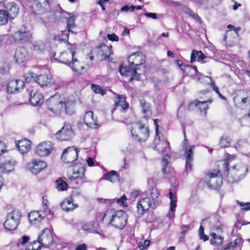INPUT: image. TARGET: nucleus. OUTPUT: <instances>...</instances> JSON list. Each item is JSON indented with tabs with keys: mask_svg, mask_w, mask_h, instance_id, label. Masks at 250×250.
I'll use <instances>...</instances> for the list:
<instances>
[{
	"mask_svg": "<svg viewBox=\"0 0 250 250\" xmlns=\"http://www.w3.org/2000/svg\"><path fill=\"white\" fill-rule=\"evenodd\" d=\"M145 56L139 51L130 55L127 59L129 66L121 65L119 69L120 74L122 76H130L129 81H139L140 72H138V71H140L141 67H143V71H145V67L144 65L142 66V64L145 62Z\"/></svg>",
	"mask_w": 250,
	"mask_h": 250,
	"instance_id": "nucleus-1",
	"label": "nucleus"
},
{
	"mask_svg": "<svg viewBox=\"0 0 250 250\" xmlns=\"http://www.w3.org/2000/svg\"><path fill=\"white\" fill-rule=\"evenodd\" d=\"M159 190L155 187L150 189V196L143 197L137 203V208L139 214H143L150 208H155L161 203L159 198Z\"/></svg>",
	"mask_w": 250,
	"mask_h": 250,
	"instance_id": "nucleus-2",
	"label": "nucleus"
},
{
	"mask_svg": "<svg viewBox=\"0 0 250 250\" xmlns=\"http://www.w3.org/2000/svg\"><path fill=\"white\" fill-rule=\"evenodd\" d=\"M223 167L225 169L224 174L227 175L228 181L231 183L239 182L245 177L248 171L247 166L243 164L231 167L230 169L229 167V164L224 162Z\"/></svg>",
	"mask_w": 250,
	"mask_h": 250,
	"instance_id": "nucleus-3",
	"label": "nucleus"
},
{
	"mask_svg": "<svg viewBox=\"0 0 250 250\" xmlns=\"http://www.w3.org/2000/svg\"><path fill=\"white\" fill-rule=\"evenodd\" d=\"M86 167L85 164L78 163L69 167L67 173L69 179L71 181L79 180L81 184L85 182L86 177L84 173Z\"/></svg>",
	"mask_w": 250,
	"mask_h": 250,
	"instance_id": "nucleus-4",
	"label": "nucleus"
},
{
	"mask_svg": "<svg viewBox=\"0 0 250 250\" xmlns=\"http://www.w3.org/2000/svg\"><path fill=\"white\" fill-rule=\"evenodd\" d=\"M21 217V211L19 209H14L7 214L6 220L4 224L5 229L8 230L16 229L20 224Z\"/></svg>",
	"mask_w": 250,
	"mask_h": 250,
	"instance_id": "nucleus-5",
	"label": "nucleus"
},
{
	"mask_svg": "<svg viewBox=\"0 0 250 250\" xmlns=\"http://www.w3.org/2000/svg\"><path fill=\"white\" fill-rule=\"evenodd\" d=\"M131 134L135 140L138 142L146 141L149 136V130L147 126L145 125L137 122L134 127L131 130Z\"/></svg>",
	"mask_w": 250,
	"mask_h": 250,
	"instance_id": "nucleus-6",
	"label": "nucleus"
},
{
	"mask_svg": "<svg viewBox=\"0 0 250 250\" xmlns=\"http://www.w3.org/2000/svg\"><path fill=\"white\" fill-rule=\"evenodd\" d=\"M108 221V224L113 227L118 229H123L127 222L126 214L121 210L113 214L111 213Z\"/></svg>",
	"mask_w": 250,
	"mask_h": 250,
	"instance_id": "nucleus-7",
	"label": "nucleus"
},
{
	"mask_svg": "<svg viewBox=\"0 0 250 250\" xmlns=\"http://www.w3.org/2000/svg\"><path fill=\"white\" fill-rule=\"evenodd\" d=\"M32 81L37 83L42 87H48L52 86L55 83L51 74H44L37 76L33 73L29 74Z\"/></svg>",
	"mask_w": 250,
	"mask_h": 250,
	"instance_id": "nucleus-8",
	"label": "nucleus"
},
{
	"mask_svg": "<svg viewBox=\"0 0 250 250\" xmlns=\"http://www.w3.org/2000/svg\"><path fill=\"white\" fill-rule=\"evenodd\" d=\"M67 49L68 51L62 52L60 53L59 56H57V54L55 53L53 55V57L55 60L58 61L60 62L63 63L68 66L69 63L73 61L75 57V50L73 48L72 45L67 42Z\"/></svg>",
	"mask_w": 250,
	"mask_h": 250,
	"instance_id": "nucleus-9",
	"label": "nucleus"
},
{
	"mask_svg": "<svg viewBox=\"0 0 250 250\" xmlns=\"http://www.w3.org/2000/svg\"><path fill=\"white\" fill-rule=\"evenodd\" d=\"M221 170H214L208 174L206 182L208 187L213 189H217L222 184Z\"/></svg>",
	"mask_w": 250,
	"mask_h": 250,
	"instance_id": "nucleus-10",
	"label": "nucleus"
},
{
	"mask_svg": "<svg viewBox=\"0 0 250 250\" xmlns=\"http://www.w3.org/2000/svg\"><path fill=\"white\" fill-rule=\"evenodd\" d=\"M53 243V236L50 229L46 228L42 231L41 234L38 237L37 241H34V244H40L42 246L49 247Z\"/></svg>",
	"mask_w": 250,
	"mask_h": 250,
	"instance_id": "nucleus-11",
	"label": "nucleus"
},
{
	"mask_svg": "<svg viewBox=\"0 0 250 250\" xmlns=\"http://www.w3.org/2000/svg\"><path fill=\"white\" fill-rule=\"evenodd\" d=\"M12 36L15 42H20L22 43L29 42L32 39L31 33L24 26L13 34Z\"/></svg>",
	"mask_w": 250,
	"mask_h": 250,
	"instance_id": "nucleus-12",
	"label": "nucleus"
},
{
	"mask_svg": "<svg viewBox=\"0 0 250 250\" xmlns=\"http://www.w3.org/2000/svg\"><path fill=\"white\" fill-rule=\"evenodd\" d=\"M112 46H108L105 44H102L101 45L95 47L92 51L93 54H96L100 61L106 60L107 58L109 59L110 55L112 54L111 53L110 49ZM109 62H111V60H108Z\"/></svg>",
	"mask_w": 250,
	"mask_h": 250,
	"instance_id": "nucleus-13",
	"label": "nucleus"
},
{
	"mask_svg": "<svg viewBox=\"0 0 250 250\" xmlns=\"http://www.w3.org/2000/svg\"><path fill=\"white\" fill-rule=\"evenodd\" d=\"M78 150L74 146L65 148L62 155V160L65 163L69 164L75 161L78 156Z\"/></svg>",
	"mask_w": 250,
	"mask_h": 250,
	"instance_id": "nucleus-14",
	"label": "nucleus"
},
{
	"mask_svg": "<svg viewBox=\"0 0 250 250\" xmlns=\"http://www.w3.org/2000/svg\"><path fill=\"white\" fill-rule=\"evenodd\" d=\"M31 9L36 14L44 13L50 10L49 1L48 0H35L32 4Z\"/></svg>",
	"mask_w": 250,
	"mask_h": 250,
	"instance_id": "nucleus-15",
	"label": "nucleus"
},
{
	"mask_svg": "<svg viewBox=\"0 0 250 250\" xmlns=\"http://www.w3.org/2000/svg\"><path fill=\"white\" fill-rule=\"evenodd\" d=\"M56 138L60 141H68L74 136V133L71 125L69 124H66L58 131L55 135Z\"/></svg>",
	"mask_w": 250,
	"mask_h": 250,
	"instance_id": "nucleus-16",
	"label": "nucleus"
},
{
	"mask_svg": "<svg viewBox=\"0 0 250 250\" xmlns=\"http://www.w3.org/2000/svg\"><path fill=\"white\" fill-rule=\"evenodd\" d=\"M64 103L59 101L54 96L51 97L48 101V108L56 115L60 114L63 110Z\"/></svg>",
	"mask_w": 250,
	"mask_h": 250,
	"instance_id": "nucleus-17",
	"label": "nucleus"
},
{
	"mask_svg": "<svg viewBox=\"0 0 250 250\" xmlns=\"http://www.w3.org/2000/svg\"><path fill=\"white\" fill-rule=\"evenodd\" d=\"M53 149V144L51 142H44L40 143L36 147L35 153L39 156L43 157L49 154Z\"/></svg>",
	"mask_w": 250,
	"mask_h": 250,
	"instance_id": "nucleus-18",
	"label": "nucleus"
},
{
	"mask_svg": "<svg viewBox=\"0 0 250 250\" xmlns=\"http://www.w3.org/2000/svg\"><path fill=\"white\" fill-rule=\"evenodd\" d=\"M24 85V82L22 80H12L7 85V92L10 94L18 93L23 89Z\"/></svg>",
	"mask_w": 250,
	"mask_h": 250,
	"instance_id": "nucleus-19",
	"label": "nucleus"
},
{
	"mask_svg": "<svg viewBox=\"0 0 250 250\" xmlns=\"http://www.w3.org/2000/svg\"><path fill=\"white\" fill-rule=\"evenodd\" d=\"M28 167L32 173L37 175L44 169L47 167V165L43 161L33 159L28 164Z\"/></svg>",
	"mask_w": 250,
	"mask_h": 250,
	"instance_id": "nucleus-20",
	"label": "nucleus"
},
{
	"mask_svg": "<svg viewBox=\"0 0 250 250\" xmlns=\"http://www.w3.org/2000/svg\"><path fill=\"white\" fill-rule=\"evenodd\" d=\"M83 121L85 124L90 128L96 129L100 126L97 118H94L93 113L91 111L85 113L83 117Z\"/></svg>",
	"mask_w": 250,
	"mask_h": 250,
	"instance_id": "nucleus-21",
	"label": "nucleus"
},
{
	"mask_svg": "<svg viewBox=\"0 0 250 250\" xmlns=\"http://www.w3.org/2000/svg\"><path fill=\"white\" fill-rule=\"evenodd\" d=\"M212 102V100H208L207 101L200 102L198 100H195L191 103L188 105V109H191L193 107H196L203 115L206 116L207 114V110L208 108L207 103L211 104Z\"/></svg>",
	"mask_w": 250,
	"mask_h": 250,
	"instance_id": "nucleus-22",
	"label": "nucleus"
},
{
	"mask_svg": "<svg viewBox=\"0 0 250 250\" xmlns=\"http://www.w3.org/2000/svg\"><path fill=\"white\" fill-rule=\"evenodd\" d=\"M115 107L112 110H118L121 112H125L128 108V104L126 102L125 97L124 95H117V97L114 100Z\"/></svg>",
	"mask_w": 250,
	"mask_h": 250,
	"instance_id": "nucleus-23",
	"label": "nucleus"
},
{
	"mask_svg": "<svg viewBox=\"0 0 250 250\" xmlns=\"http://www.w3.org/2000/svg\"><path fill=\"white\" fill-rule=\"evenodd\" d=\"M5 11L9 18V20H13L16 18L19 11V8L14 2H7L4 3Z\"/></svg>",
	"mask_w": 250,
	"mask_h": 250,
	"instance_id": "nucleus-24",
	"label": "nucleus"
},
{
	"mask_svg": "<svg viewBox=\"0 0 250 250\" xmlns=\"http://www.w3.org/2000/svg\"><path fill=\"white\" fill-rule=\"evenodd\" d=\"M27 52L25 48L19 47L16 49L14 60L17 63L20 64L24 62L27 59Z\"/></svg>",
	"mask_w": 250,
	"mask_h": 250,
	"instance_id": "nucleus-25",
	"label": "nucleus"
},
{
	"mask_svg": "<svg viewBox=\"0 0 250 250\" xmlns=\"http://www.w3.org/2000/svg\"><path fill=\"white\" fill-rule=\"evenodd\" d=\"M15 160L9 157L0 165V171L2 173H8L14 169Z\"/></svg>",
	"mask_w": 250,
	"mask_h": 250,
	"instance_id": "nucleus-26",
	"label": "nucleus"
},
{
	"mask_svg": "<svg viewBox=\"0 0 250 250\" xmlns=\"http://www.w3.org/2000/svg\"><path fill=\"white\" fill-rule=\"evenodd\" d=\"M30 102L33 105H39L43 102L42 94L35 90H32L30 91Z\"/></svg>",
	"mask_w": 250,
	"mask_h": 250,
	"instance_id": "nucleus-27",
	"label": "nucleus"
},
{
	"mask_svg": "<svg viewBox=\"0 0 250 250\" xmlns=\"http://www.w3.org/2000/svg\"><path fill=\"white\" fill-rule=\"evenodd\" d=\"M46 215L45 211H34L28 214V219L31 223L36 224L40 222Z\"/></svg>",
	"mask_w": 250,
	"mask_h": 250,
	"instance_id": "nucleus-28",
	"label": "nucleus"
},
{
	"mask_svg": "<svg viewBox=\"0 0 250 250\" xmlns=\"http://www.w3.org/2000/svg\"><path fill=\"white\" fill-rule=\"evenodd\" d=\"M154 149L157 150L163 155L168 154L170 149L169 143L167 141H160L159 143L155 146Z\"/></svg>",
	"mask_w": 250,
	"mask_h": 250,
	"instance_id": "nucleus-29",
	"label": "nucleus"
},
{
	"mask_svg": "<svg viewBox=\"0 0 250 250\" xmlns=\"http://www.w3.org/2000/svg\"><path fill=\"white\" fill-rule=\"evenodd\" d=\"M62 208L66 211H72L77 208L78 205L73 203V199L71 197L66 198L61 204Z\"/></svg>",
	"mask_w": 250,
	"mask_h": 250,
	"instance_id": "nucleus-30",
	"label": "nucleus"
},
{
	"mask_svg": "<svg viewBox=\"0 0 250 250\" xmlns=\"http://www.w3.org/2000/svg\"><path fill=\"white\" fill-rule=\"evenodd\" d=\"M68 66L78 74H81L84 72V66L80 64L76 58H74L73 61L69 63Z\"/></svg>",
	"mask_w": 250,
	"mask_h": 250,
	"instance_id": "nucleus-31",
	"label": "nucleus"
},
{
	"mask_svg": "<svg viewBox=\"0 0 250 250\" xmlns=\"http://www.w3.org/2000/svg\"><path fill=\"white\" fill-rule=\"evenodd\" d=\"M31 142L26 139L19 141L16 146L18 147L19 151L21 153H25L29 151L30 149Z\"/></svg>",
	"mask_w": 250,
	"mask_h": 250,
	"instance_id": "nucleus-32",
	"label": "nucleus"
},
{
	"mask_svg": "<svg viewBox=\"0 0 250 250\" xmlns=\"http://www.w3.org/2000/svg\"><path fill=\"white\" fill-rule=\"evenodd\" d=\"M181 10L185 14L188 15L190 17L195 20L199 23H202V21L201 18L188 7L186 6H182L181 7Z\"/></svg>",
	"mask_w": 250,
	"mask_h": 250,
	"instance_id": "nucleus-33",
	"label": "nucleus"
},
{
	"mask_svg": "<svg viewBox=\"0 0 250 250\" xmlns=\"http://www.w3.org/2000/svg\"><path fill=\"white\" fill-rule=\"evenodd\" d=\"M119 178V175L116 171L111 170L104 174V179L112 183L117 181Z\"/></svg>",
	"mask_w": 250,
	"mask_h": 250,
	"instance_id": "nucleus-34",
	"label": "nucleus"
},
{
	"mask_svg": "<svg viewBox=\"0 0 250 250\" xmlns=\"http://www.w3.org/2000/svg\"><path fill=\"white\" fill-rule=\"evenodd\" d=\"M75 104L73 102H67L64 103L63 109H64L66 114L72 115L75 113Z\"/></svg>",
	"mask_w": 250,
	"mask_h": 250,
	"instance_id": "nucleus-35",
	"label": "nucleus"
},
{
	"mask_svg": "<svg viewBox=\"0 0 250 250\" xmlns=\"http://www.w3.org/2000/svg\"><path fill=\"white\" fill-rule=\"evenodd\" d=\"M242 239L240 237H237L234 241H232L227 245L222 247V250H227L234 248L237 246H239L242 244Z\"/></svg>",
	"mask_w": 250,
	"mask_h": 250,
	"instance_id": "nucleus-36",
	"label": "nucleus"
},
{
	"mask_svg": "<svg viewBox=\"0 0 250 250\" xmlns=\"http://www.w3.org/2000/svg\"><path fill=\"white\" fill-rule=\"evenodd\" d=\"M111 211H106L105 212H98L96 216V220L98 222H103L104 220L107 221L110 217Z\"/></svg>",
	"mask_w": 250,
	"mask_h": 250,
	"instance_id": "nucleus-37",
	"label": "nucleus"
},
{
	"mask_svg": "<svg viewBox=\"0 0 250 250\" xmlns=\"http://www.w3.org/2000/svg\"><path fill=\"white\" fill-rule=\"evenodd\" d=\"M187 140L186 139L184 140V144L183 145V148L185 149V155L186 156V159H193V150L194 148V146H190V147L188 149L186 144H187Z\"/></svg>",
	"mask_w": 250,
	"mask_h": 250,
	"instance_id": "nucleus-38",
	"label": "nucleus"
},
{
	"mask_svg": "<svg viewBox=\"0 0 250 250\" xmlns=\"http://www.w3.org/2000/svg\"><path fill=\"white\" fill-rule=\"evenodd\" d=\"M205 79H209L210 82L209 83L210 85H211L212 88L213 90L216 92V93H219V89L218 87L215 85V82L212 80V79L211 77L209 76H205L203 75H200L197 79V80L198 81H200L201 83H203V81L202 80Z\"/></svg>",
	"mask_w": 250,
	"mask_h": 250,
	"instance_id": "nucleus-39",
	"label": "nucleus"
},
{
	"mask_svg": "<svg viewBox=\"0 0 250 250\" xmlns=\"http://www.w3.org/2000/svg\"><path fill=\"white\" fill-rule=\"evenodd\" d=\"M231 141V139L230 136L224 134L220 139L219 145L222 147H228Z\"/></svg>",
	"mask_w": 250,
	"mask_h": 250,
	"instance_id": "nucleus-40",
	"label": "nucleus"
},
{
	"mask_svg": "<svg viewBox=\"0 0 250 250\" xmlns=\"http://www.w3.org/2000/svg\"><path fill=\"white\" fill-rule=\"evenodd\" d=\"M210 236L211 237V239H210V241L211 244L220 245L222 244L223 239L222 236L217 235L214 232L211 233Z\"/></svg>",
	"mask_w": 250,
	"mask_h": 250,
	"instance_id": "nucleus-41",
	"label": "nucleus"
},
{
	"mask_svg": "<svg viewBox=\"0 0 250 250\" xmlns=\"http://www.w3.org/2000/svg\"><path fill=\"white\" fill-rule=\"evenodd\" d=\"M95 222L91 221L88 224H85L83 226V229L86 231H90L92 233L100 234L96 230L94 229Z\"/></svg>",
	"mask_w": 250,
	"mask_h": 250,
	"instance_id": "nucleus-42",
	"label": "nucleus"
},
{
	"mask_svg": "<svg viewBox=\"0 0 250 250\" xmlns=\"http://www.w3.org/2000/svg\"><path fill=\"white\" fill-rule=\"evenodd\" d=\"M170 157L168 154H166L164 156L163 159V172L164 174H167L169 172V168L167 166L168 165V159Z\"/></svg>",
	"mask_w": 250,
	"mask_h": 250,
	"instance_id": "nucleus-43",
	"label": "nucleus"
},
{
	"mask_svg": "<svg viewBox=\"0 0 250 250\" xmlns=\"http://www.w3.org/2000/svg\"><path fill=\"white\" fill-rule=\"evenodd\" d=\"M57 188L59 190L63 191L67 189V184L61 178H59L56 181Z\"/></svg>",
	"mask_w": 250,
	"mask_h": 250,
	"instance_id": "nucleus-44",
	"label": "nucleus"
},
{
	"mask_svg": "<svg viewBox=\"0 0 250 250\" xmlns=\"http://www.w3.org/2000/svg\"><path fill=\"white\" fill-rule=\"evenodd\" d=\"M75 17L74 16H70L68 20H67V26L68 28L69 32H71L72 33H74L73 29L75 27Z\"/></svg>",
	"mask_w": 250,
	"mask_h": 250,
	"instance_id": "nucleus-45",
	"label": "nucleus"
},
{
	"mask_svg": "<svg viewBox=\"0 0 250 250\" xmlns=\"http://www.w3.org/2000/svg\"><path fill=\"white\" fill-rule=\"evenodd\" d=\"M9 19L5 10H0V24L1 25L6 23L8 20Z\"/></svg>",
	"mask_w": 250,
	"mask_h": 250,
	"instance_id": "nucleus-46",
	"label": "nucleus"
},
{
	"mask_svg": "<svg viewBox=\"0 0 250 250\" xmlns=\"http://www.w3.org/2000/svg\"><path fill=\"white\" fill-rule=\"evenodd\" d=\"M169 198L170 199V210L172 211L173 209H175L176 207V202H177V197L175 195H174L172 191H170L169 192Z\"/></svg>",
	"mask_w": 250,
	"mask_h": 250,
	"instance_id": "nucleus-47",
	"label": "nucleus"
},
{
	"mask_svg": "<svg viewBox=\"0 0 250 250\" xmlns=\"http://www.w3.org/2000/svg\"><path fill=\"white\" fill-rule=\"evenodd\" d=\"M45 49V46L43 42H38L34 45V50L37 53H41Z\"/></svg>",
	"mask_w": 250,
	"mask_h": 250,
	"instance_id": "nucleus-48",
	"label": "nucleus"
},
{
	"mask_svg": "<svg viewBox=\"0 0 250 250\" xmlns=\"http://www.w3.org/2000/svg\"><path fill=\"white\" fill-rule=\"evenodd\" d=\"M140 103L143 109V112L145 115L150 112V105L149 103H146L144 100H141Z\"/></svg>",
	"mask_w": 250,
	"mask_h": 250,
	"instance_id": "nucleus-49",
	"label": "nucleus"
},
{
	"mask_svg": "<svg viewBox=\"0 0 250 250\" xmlns=\"http://www.w3.org/2000/svg\"><path fill=\"white\" fill-rule=\"evenodd\" d=\"M10 69V66L8 63L2 62L0 65V74L4 75L7 73Z\"/></svg>",
	"mask_w": 250,
	"mask_h": 250,
	"instance_id": "nucleus-50",
	"label": "nucleus"
},
{
	"mask_svg": "<svg viewBox=\"0 0 250 250\" xmlns=\"http://www.w3.org/2000/svg\"><path fill=\"white\" fill-rule=\"evenodd\" d=\"M91 88L96 93L101 94L102 95H104L105 93V92L99 85L92 84L91 85Z\"/></svg>",
	"mask_w": 250,
	"mask_h": 250,
	"instance_id": "nucleus-51",
	"label": "nucleus"
},
{
	"mask_svg": "<svg viewBox=\"0 0 250 250\" xmlns=\"http://www.w3.org/2000/svg\"><path fill=\"white\" fill-rule=\"evenodd\" d=\"M201 51H197L196 50H193L192 51L191 54V57H190V62L193 63L194 62L196 59H198L199 56V52H200Z\"/></svg>",
	"mask_w": 250,
	"mask_h": 250,
	"instance_id": "nucleus-52",
	"label": "nucleus"
},
{
	"mask_svg": "<svg viewBox=\"0 0 250 250\" xmlns=\"http://www.w3.org/2000/svg\"><path fill=\"white\" fill-rule=\"evenodd\" d=\"M237 204L243 207L242 210H243L247 211L250 209V202L244 203L237 201Z\"/></svg>",
	"mask_w": 250,
	"mask_h": 250,
	"instance_id": "nucleus-53",
	"label": "nucleus"
},
{
	"mask_svg": "<svg viewBox=\"0 0 250 250\" xmlns=\"http://www.w3.org/2000/svg\"><path fill=\"white\" fill-rule=\"evenodd\" d=\"M127 200V198L125 195H123L121 198L117 199V202L120 205L123 206H125Z\"/></svg>",
	"mask_w": 250,
	"mask_h": 250,
	"instance_id": "nucleus-54",
	"label": "nucleus"
},
{
	"mask_svg": "<svg viewBox=\"0 0 250 250\" xmlns=\"http://www.w3.org/2000/svg\"><path fill=\"white\" fill-rule=\"evenodd\" d=\"M150 241L148 240H145L143 243L140 242L139 243V248L141 250L146 249L150 245Z\"/></svg>",
	"mask_w": 250,
	"mask_h": 250,
	"instance_id": "nucleus-55",
	"label": "nucleus"
},
{
	"mask_svg": "<svg viewBox=\"0 0 250 250\" xmlns=\"http://www.w3.org/2000/svg\"><path fill=\"white\" fill-rule=\"evenodd\" d=\"M30 240L29 237L28 236L24 235L19 240L18 244L23 245L25 244Z\"/></svg>",
	"mask_w": 250,
	"mask_h": 250,
	"instance_id": "nucleus-56",
	"label": "nucleus"
},
{
	"mask_svg": "<svg viewBox=\"0 0 250 250\" xmlns=\"http://www.w3.org/2000/svg\"><path fill=\"white\" fill-rule=\"evenodd\" d=\"M199 53L200 54L199 57L197 59V61L198 62H203L204 59H210V56H208L205 55L201 51Z\"/></svg>",
	"mask_w": 250,
	"mask_h": 250,
	"instance_id": "nucleus-57",
	"label": "nucleus"
},
{
	"mask_svg": "<svg viewBox=\"0 0 250 250\" xmlns=\"http://www.w3.org/2000/svg\"><path fill=\"white\" fill-rule=\"evenodd\" d=\"M107 37L109 40L112 41H118L119 40L118 37L115 34H108Z\"/></svg>",
	"mask_w": 250,
	"mask_h": 250,
	"instance_id": "nucleus-58",
	"label": "nucleus"
},
{
	"mask_svg": "<svg viewBox=\"0 0 250 250\" xmlns=\"http://www.w3.org/2000/svg\"><path fill=\"white\" fill-rule=\"evenodd\" d=\"M193 161V159H186V171H188V168H189V169H191L192 165V162Z\"/></svg>",
	"mask_w": 250,
	"mask_h": 250,
	"instance_id": "nucleus-59",
	"label": "nucleus"
},
{
	"mask_svg": "<svg viewBox=\"0 0 250 250\" xmlns=\"http://www.w3.org/2000/svg\"><path fill=\"white\" fill-rule=\"evenodd\" d=\"M189 229V225H184L181 226V234L182 235H184L188 231V230Z\"/></svg>",
	"mask_w": 250,
	"mask_h": 250,
	"instance_id": "nucleus-60",
	"label": "nucleus"
},
{
	"mask_svg": "<svg viewBox=\"0 0 250 250\" xmlns=\"http://www.w3.org/2000/svg\"><path fill=\"white\" fill-rule=\"evenodd\" d=\"M188 68H190L191 69H192L194 71V74H192V75H194L195 76H197L199 74V72L198 71L197 68L196 66L192 65H189L187 66Z\"/></svg>",
	"mask_w": 250,
	"mask_h": 250,
	"instance_id": "nucleus-61",
	"label": "nucleus"
},
{
	"mask_svg": "<svg viewBox=\"0 0 250 250\" xmlns=\"http://www.w3.org/2000/svg\"><path fill=\"white\" fill-rule=\"evenodd\" d=\"M145 15L146 17L152 18L154 20H156L158 18L156 14L154 13L146 12L145 13Z\"/></svg>",
	"mask_w": 250,
	"mask_h": 250,
	"instance_id": "nucleus-62",
	"label": "nucleus"
},
{
	"mask_svg": "<svg viewBox=\"0 0 250 250\" xmlns=\"http://www.w3.org/2000/svg\"><path fill=\"white\" fill-rule=\"evenodd\" d=\"M176 64L179 67H180L181 69L184 71L186 70V66H183V62L181 60H177V62H176Z\"/></svg>",
	"mask_w": 250,
	"mask_h": 250,
	"instance_id": "nucleus-63",
	"label": "nucleus"
},
{
	"mask_svg": "<svg viewBox=\"0 0 250 250\" xmlns=\"http://www.w3.org/2000/svg\"><path fill=\"white\" fill-rule=\"evenodd\" d=\"M87 250V246H86V245H85L84 244L79 245L76 248V250Z\"/></svg>",
	"mask_w": 250,
	"mask_h": 250,
	"instance_id": "nucleus-64",
	"label": "nucleus"
}]
</instances>
